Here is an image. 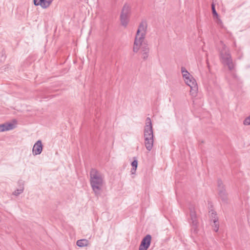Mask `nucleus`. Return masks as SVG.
Segmentation results:
<instances>
[{
	"label": "nucleus",
	"instance_id": "nucleus-1",
	"mask_svg": "<svg viewBox=\"0 0 250 250\" xmlns=\"http://www.w3.org/2000/svg\"><path fill=\"white\" fill-rule=\"evenodd\" d=\"M90 183L95 194H100L104 184V177L101 173L95 168H91L89 173Z\"/></svg>",
	"mask_w": 250,
	"mask_h": 250
},
{
	"label": "nucleus",
	"instance_id": "nucleus-2",
	"mask_svg": "<svg viewBox=\"0 0 250 250\" xmlns=\"http://www.w3.org/2000/svg\"><path fill=\"white\" fill-rule=\"evenodd\" d=\"M220 58L222 62L225 65H227L229 71L231 72L232 77L236 80H238V77L234 73L235 64L233 63L230 52L225 45L220 53Z\"/></svg>",
	"mask_w": 250,
	"mask_h": 250
},
{
	"label": "nucleus",
	"instance_id": "nucleus-3",
	"mask_svg": "<svg viewBox=\"0 0 250 250\" xmlns=\"http://www.w3.org/2000/svg\"><path fill=\"white\" fill-rule=\"evenodd\" d=\"M144 136L145 146L147 150L150 151L153 146L154 135L152 123L149 117H147L146 119V125L144 127Z\"/></svg>",
	"mask_w": 250,
	"mask_h": 250
},
{
	"label": "nucleus",
	"instance_id": "nucleus-4",
	"mask_svg": "<svg viewBox=\"0 0 250 250\" xmlns=\"http://www.w3.org/2000/svg\"><path fill=\"white\" fill-rule=\"evenodd\" d=\"M147 26L146 21L145 20L142 21L138 26L134 39L135 50H137L141 42L145 40Z\"/></svg>",
	"mask_w": 250,
	"mask_h": 250
},
{
	"label": "nucleus",
	"instance_id": "nucleus-5",
	"mask_svg": "<svg viewBox=\"0 0 250 250\" xmlns=\"http://www.w3.org/2000/svg\"><path fill=\"white\" fill-rule=\"evenodd\" d=\"M131 13L130 5L125 3L123 6L120 16L121 23L124 27H126L129 21Z\"/></svg>",
	"mask_w": 250,
	"mask_h": 250
},
{
	"label": "nucleus",
	"instance_id": "nucleus-6",
	"mask_svg": "<svg viewBox=\"0 0 250 250\" xmlns=\"http://www.w3.org/2000/svg\"><path fill=\"white\" fill-rule=\"evenodd\" d=\"M218 192L219 198L222 202L224 204H227L228 202V194L226 192L225 186L221 180L219 179L217 181Z\"/></svg>",
	"mask_w": 250,
	"mask_h": 250
},
{
	"label": "nucleus",
	"instance_id": "nucleus-7",
	"mask_svg": "<svg viewBox=\"0 0 250 250\" xmlns=\"http://www.w3.org/2000/svg\"><path fill=\"white\" fill-rule=\"evenodd\" d=\"M185 82L190 88V94L192 97H195L197 95L198 91V86L196 80L192 77H190L189 79L185 80Z\"/></svg>",
	"mask_w": 250,
	"mask_h": 250
},
{
	"label": "nucleus",
	"instance_id": "nucleus-8",
	"mask_svg": "<svg viewBox=\"0 0 250 250\" xmlns=\"http://www.w3.org/2000/svg\"><path fill=\"white\" fill-rule=\"evenodd\" d=\"M189 210L190 216L189 222L193 227L196 228L198 224V222L194 207L193 205H190L189 207Z\"/></svg>",
	"mask_w": 250,
	"mask_h": 250
},
{
	"label": "nucleus",
	"instance_id": "nucleus-9",
	"mask_svg": "<svg viewBox=\"0 0 250 250\" xmlns=\"http://www.w3.org/2000/svg\"><path fill=\"white\" fill-rule=\"evenodd\" d=\"M151 240V236L147 234L142 239L139 246V250H147L150 246Z\"/></svg>",
	"mask_w": 250,
	"mask_h": 250
},
{
	"label": "nucleus",
	"instance_id": "nucleus-10",
	"mask_svg": "<svg viewBox=\"0 0 250 250\" xmlns=\"http://www.w3.org/2000/svg\"><path fill=\"white\" fill-rule=\"evenodd\" d=\"M140 50V53H143L145 52H149V48L148 47V45L145 40L141 42L140 45L137 50H135V41L134 42L133 46V51L134 53H137L139 50Z\"/></svg>",
	"mask_w": 250,
	"mask_h": 250
},
{
	"label": "nucleus",
	"instance_id": "nucleus-11",
	"mask_svg": "<svg viewBox=\"0 0 250 250\" xmlns=\"http://www.w3.org/2000/svg\"><path fill=\"white\" fill-rule=\"evenodd\" d=\"M42 148L43 146L41 140L37 141L34 145L32 148L33 154L34 156L40 154L42 151Z\"/></svg>",
	"mask_w": 250,
	"mask_h": 250
},
{
	"label": "nucleus",
	"instance_id": "nucleus-12",
	"mask_svg": "<svg viewBox=\"0 0 250 250\" xmlns=\"http://www.w3.org/2000/svg\"><path fill=\"white\" fill-rule=\"evenodd\" d=\"M53 0H34V4L36 6H41L42 8H48Z\"/></svg>",
	"mask_w": 250,
	"mask_h": 250
},
{
	"label": "nucleus",
	"instance_id": "nucleus-13",
	"mask_svg": "<svg viewBox=\"0 0 250 250\" xmlns=\"http://www.w3.org/2000/svg\"><path fill=\"white\" fill-rule=\"evenodd\" d=\"M77 245L79 247H83L87 246L88 244V241L86 239H81L77 241Z\"/></svg>",
	"mask_w": 250,
	"mask_h": 250
},
{
	"label": "nucleus",
	"instance_id": "nucleus-14",
	"mask_svg": "<svg viewBox=\"0 0 250 250\" xmlns=\"http://www.w3.org/2000/svg\"><path fill=\"white\" fill-rule=\"evenodd\" d=\"M213 222L214 223V225L213 226V227H214V230L215 232H217L218 230L219 227V222H218V218H215L213 219Z\"/></svg>",
	"mask_w": 250,
	"mask_h": 250
},
{
	"label": "nucleus",
	"instance_id": "nucleus-15",
	"mask_svg": "<svg viewBox=\"0 0 250 250\" xmlns=\"http://www.w3.org/2000/svg\"><path fill=\"white\" fill-rule=\"evenodd\" d=\"M4 125L6 131L12 130L15 128V125L12 123H5Z\"/></svg>",
	"mask_w": 250,
	"mask_h": 250
},
{
	"label": "nucleus",
	"instance_id": "nucleus-16",
	"mask_svg": "<svg viewBox=\"0 0 250 250\" xmlns=\"http://www.w3.org/2000/svg\"><path fill=\"white\" fill-rule=\"evenodd\" d=\"M211 10L212 12V15L214 18H218V15L215 10V4L213 3H211Z\"/></svg>",
	"mask_w": 250,
	"mask_h": 250
},
{
	"label": "nucleus",
	"instance_id": "nucleus-17",
	"mask_svg": "<svg viewBox=\"0 0 250 250\" xmlns=\"http://www.w3.org/2000/svg\"><path fill=\"white\" fill-rule=\"evenodd\" d=\"M24 188L23 187L21 188L20 189H17L14 192H13V194L15 196H18L19 194L21 193L23 191Z\"/></svg>",
	"mask_w": 250,
	"mask_h": 250
},
{
	"label": "nucleus",
	"instance_id": "nucleus-18",
	"mask_svg": "<svg viewBox=\"0 0 250 250\" xmlns=\"http://www.w3.org/2000/svg\"><path fill=\"white\" fill-rule=\"evenodd\" d=\"M141 54L142 59L145 61V60H147V59L148 57L149 52H145V53H141Z\"/></svg>",
	"mask_w": 250,
	"mask_h": 250
},
{
	"label": "nucleus",
	"instance_id": "nucleus-19",
	"mask_svg": "<svg viewBox=\"0 0 250 250\" xmlns=\"http://www.w3.org/2000/svg\"><path fill=\"white\" fill-rule=\"evenodd\" d=\"M245 125H250V116L247 117L244 121L243 122Z\"/></svg>",
	"mask_w": 250,
	"mask_h": 250
},
{
	"label": "nucleus",
	"instance_id": "nucleus-20",
	"mask_svg": "<svg viewBox=\"0 0 250 250\" xmlns=\"http://www.w3.org/2000/svg\"><path fill=\"white\" fill-rule=\"evenodd\" d=\"M132 167L137 168L138 167V161L137 159L134 160L131 163Z\"/></svg>",
	"mask_w": 250,
	"mask_h": 250
},
{
	"label": "nucleus",
	"instance_id": "nucleus-21",
	"mask_svg": "<svg viewBox=\"0 0 250 250\" xmlns=\"http://www.w3.org/2000/svg\"><path fill=\"white\" fill-rule=\"evenodd\" d=\"M182 76L184 79V81H185V80H187L188 79L190 78V77H192V76L188 73V72L186 74L183 75Z\"/></svg>",
	"mask_w": 250,
	"mask_h": 250
},
{
	"label": "nucleus",
	"instance_id": "nucleus-22",
	"mask_svg": "<svg viewBox=\"0 0 250 250\" xmlns=\"http://www.w3.org/2000/svg\"><path fill=\"white\" fill-rule=\"evenodd\" d=\"M215 218H218V217L216 216V212H214V211H212V212H211V221H213V219H214Z\"/></svg>",
	"mask_w": 250,
	"mask_h": 250
},
{
	"label": "nucleus",
	"instance_id": "nucleus-23",
	"mask_svg": "<svg viewBox=\"0 0 250 250\" xmlns=\"http://www.w3.org/2000/svg\"><path fill=\"white\" fill-rule=\"evenodd\" d=\"M5 131H6V129L4 124H0V132H3Z\"/></svg>",
	"mask_w": 250,
	"mask_h": 250
},
{
	"label": "nucleus",
	"instance_id": "nucleus-24",
	"mask_svg": "<svg viewBox=\"0 0 250 250\" xmlns=\"http://www.w3.org/2000/svg\"><path fill=\"white\" fill-rule=\"evenodd\" d=\"M181 72H182V75H183L188 73V71L187 70V69H186L185 67H182V68H181Z\"/></svg>",
	"mask_w": 250,
	"mask_h": 250
},
{
	"label": "nucleus",
	"instance_id": "nucleus-25",
	"mask_svg": "<svg viewBox=\"0 0 250 250\" xmlns=\"http://www.w3.org/2000/svg\"><path fill=\"white\" fill-rule=\"evenodd\" d=\"M137 168L132 167L131 170V172L132 174H134Z\"/></svg>",
	"mask_w": 250,
	"mask_h": 250
},
{
	"label": "nucleus",
	"instance_id": "nucleus-26",
	"mask_svg": "<svg viewBox=\"0 0 250 250\" xmlns=\"http://www.w3.org/2000/svg\"><path fill=\"white\" fill-rule=\"evenodd\" d=\"M207 63L208 67V69L209 70V63H208V60H207Z\"/></svg>",
	"mask_w": 250,
	"mask_h": 250
},
{
	"label": "nucleus",
	"instance_id": "nucleus-27",
	"mask_svg": "<svg viewBox=\"0 0 250 250\" xmlns=\"http://www.w3.org/2000/svg\"><path fill=\"white\" fill-rule=\"evenodd\" d=\"M217 0H212V3H213L214 4H215L214 3L216 2L217 1Z\"/></svg>",
	"mask_w": 250,
	"mask_h": 250
}]
</instances>
